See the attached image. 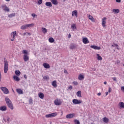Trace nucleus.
<instances>
[{
  "label": "nucleus",
  "instance_id": "obj_1",
  "mask_svg": "<svg viewBox=\"0 0 124 124\" xmlns=\"http://www.w3.org/2000/svg\"><path fill=\"white\" fill-rule=\"evenodd\" d=\"M5 101L8 107H9L11 110H13L14 109L13 104H12V102H11V100H10L9 97H6L5 98Z\"/></svg>",
  "mask_w": 124,
  "mask_h": 124
},
{
  "label": "nucleus",
  "instance_id": "obj_2",
  "mask_svg": "<svg viewBox=\"0 0 124 124\" xmlns=\"http://www.w3.org/2000/svg\"><path fill=\"white\" fill-rule=\"evenodd\" d=\"M22 53L24 54L23 55V60L24 62H27L28 61H30V57L29 56V52L27 50H23Z\"/></svg>",
  "mask_w": 124,
  "mask_h": 124
},
{
  "label": "nucleus",
  "instance_id": "obj_3",
  "mask_svg": "<svg viewBox=\"0 0 124 124\" xmlns=\"http://www.w3.org/2000/svg\"><path fill=\"white\" fill-rule=\"evenodd\" d=\"M7 71H8V62H7V61L5 60L4 61V72L6 74Z\"/></svg>",
  "mask_w": 124,
  "mask_h": 124
},
{
  "label": "nucleus",
  "instance_id": "obj_4",
  "mask_svg": "<svg viewBox=\"0 0 124 124\" xmlns=\"http://www.w3.org/2000/svg\"><path fill=\"white\" fill-rule=\"evenodd\" d=\"M17 34V31H15L13 32H12L10 34L11 35V41H14V39H15V36H16V35Z\"/></svg>",
  "mask_w": 124,
  "mask_h": 124
},
{
  "label": "nucleus",
  "instance_id": "obj_5",
  "mask_svg": "<svg viewBox=\"0 0 124 124\" xmlns=\"http://www.w3.org/2000/svg\"><path fill=\"white\" fill-rule=\"evenodd\" d=\"M72 102L73 104H75V105H76L77 104H80L83 102L81 100H78L77 99H74L72 100Z\"/></svg>",
  "mask_w": 124,
  "mask_h": 124
},
{
  "label": "nucleus",
  "instance_id": "obj_6",
  "mask_svg": "<svg viewBox=\"0 0 124 124\" xmlns=\"http://www.w3.org/2000/svg\"><path fill=\"white\" fill-rule=\"evenodd\" d=\"M62 102L60 99H56L54 101V104L57 106H60V105H62Z\"/></svg>",
  "mask_w": 124,
  "mask_h": 124
},
{
  "label": "nucleus",
  "instance_id": "obj_7",
  "mask_svg": "<svg viewBox=\"0 0 124 124\" xmlns=\"http://www.w3.org/2000/svg\"><path fill=\"white\" fill-rule=\"evenodd\" d=\"M0 90L5 94H8L9 93V91L6 87H0Z\"/></svg>",
  "mask_w": 124,
  "mask_h": 124
},
{
  "label": "nucleus",
  "instance_id": "obj_8",
  "mask_svg": "<svg viewBox=\"0 0 124 124\" xmlns=\"http://www.w3.org/2000/svg\"><path fill=\"white\" fill-rule=\"evenodd\" d=\"M58 115L57 112H54L52 113H50L46 115V118H53L54 117H56Z\"/></svg>",
  "mask_w": 124,
  "mask_h": 124
},
{
  "label": "nucleus",
  "instance_id": "obj_9",
  "mask_svg": "<svg viewBox=\"0 0 124 124\" xmlns=\"http://www.w3.org/2000/svg\"><path fill=\"white\" fill-rule=\"evenodd\" d=\"M1 8L4 11H5V12H9V11H10L9 8H8L6 5H2Z\"/></svg>",
  "mask_w": 124,
  "mask_h": 124
},
{
  "label": "nucleus",
  "instance_id": "obj_10",
  "mask_svg": "<svg viewBox=\"0 0 124 124\" xmlns=\"http://www.w3.org/2000/svg\"><path fill=\"white\" fill-rule=\"evenodd\" d=\"M106 20H107L106 17H104L102 19V26L103 28L106 27Z\"/></svg>",
  "mask_w": 124,
  "mask_h": 124
},
{
  "label": "nucleus",
  "instance_id": "obj_11",
  "mask_svg": "<svg viewBox=\"0 0 124 124\" xmlns=\"http://www.w3.org/2000/svg\"><path fill=\"white\" fill-rule=\"evenodd\" d=\"M74 117H75L74 113H70L66 116L67 119H72V118H74Z\"/></svg>",
  "mask_w": 124,
  "mask_h": 124
},
{
  "label": "nucleus",
  "instance_id": "obj_12",
  "mask_svg": "<svg viewBox=\"0 0 124 124\" xmlns=\"http://www.w3.org/2000/svg\"><path fill=\"white\" fill-rule=\"evenodd\" d=\"M90 47L92 49H94V50H100L101 49L100 46H91Z\"/></svg>",
  "mask_w": 124,
  "mask_h": 124
},
{
  "label": "nucleus",
  "instance_id": "obj_13",
  "mask_svg": "<svg viewBox=\"0 0 124 124\" xmlns=\"http://www.w3.org/2000/svg\"><path fill=\"white\" fill-rule=\"evenodd\" d=\"M16 92L18 93V94H23L24 93V92L20 88L16 89Z\"/></svg>",
  "mask_w": 124,
  "mask_h": 124
},
{
  "label": "nucleus",
  "instance_id": "obj_14",
  "mask_svg": "<svg viewBox=\"0 0 124 124\" xmlns=\"http://www.w3.org/2000/svg\"><path fill=\"white\" fill-rule=\"evenodd\" d=\"M72 16H75L77 18L78 17V11L77 10L73 11L72 13Z\"/></svg>",
  "mask_w": 124,
  "mask_h": 124
},
{
  "label": "nucleus",
  "instance_id": "obj_15",
  "mask_svg": "<svg viewBox=\"0 0 124 124\" xmlns=\"http://www.w3.org/2000/svg\"><path fill=\"white\" fill-rule=\"evenodd\" d=\"M82 42H83L84 44H88V43H90V41L87 38H84L82 40Z\"/></svg>",
  "mask_w": 124,
  "mask_h": 124
},
{
  "label": "nucleus",
  "instance_id": "obj_16",
  "mask_svg": "<svg viewBox=\"0 0 124 124\" xmlns=\"http://www.w3.org/2000/svg\"><path fill=\"white\" fill-rule=\"evenodd\" d=\"M7 110V108H6V106H3L0 107V111H5Z\"/></svg>",
  "mask_w": 124,
  "mask_h": 124
},
{
  "label": "nucleus",
  "instance_id": "obj_17",
  "mask_svg": "<svg viewBox=\"0 0 124 124\" xmlns=\"http://www.w3.org/2000/svg\"><path fill=\"white\" fill-rule=\"evenodd\" d=\"M119 108L120 109H124V103L123 102H120L119 103Z\"/></svg>",
  "mask_w": 124,
  "mask_h": 124
},
{
  "label": "nucleus",
  "instance_id": "obj_18",
  "mask_svg": "<svg viewBox=\"0 0 124 124\" xmlns=\"http://www.w3.org/2000/svg\"><path fill=\"white\" fill-rule=\"evenodd\" d=\"M84 78H85V77L84 76V75L80 74L78 76V80H80V81H82V80H83Z\"/></svg>",
  "mask_w": 124,
  "mask_h": 124
},
{
  "label": "nucleus",
  "instance_id": "obj_19",
  "mask_svg": "<svg viewBox=\"0 0 124 124\" xmlns=\"http://www.w3.org/2000/svg\"><path fill=\"white\" fill-rule=\"evenodd\" d=\"M38 96L41 98V99H43L44 98V94L43 93H38Z\"/></svg>",
  "mask_w": 124,
  "mask_h": 124
},
{
  "label": "nucleus",
  "instance_id": "obj_20",
  "mask_svg": "<svg viewBox=\"0 0 124 124\" xmlns=\"http://www.w3.org/2000/svg\"><path fill=\"white\" fill-rule=\"evenodd\" d=\"M20 29L21 30H27L28 29V26L27 24H25L21 26L20 27Z\"/></svg>",
  "mask_w": 124,
  "mask_h": 124
},
{
  "label": "nucleus",
  "instance_id": "obj_21",
  "mask_svg": "<svg viewBox=\"0 0 124 124\" xmlns=\"http://www.w3.org/2000/svg\"><path fill=\"white\" fill-rule=\"evenodd\" d=\"M43 65L45 68H50V65L47 63H44Z\"/></svg>",
  "mask_w": 124,
  "mask_h": 124
},
{
  "label": "nucleus",
  "instance_id": "obj_22",
  "mask_svg": "<svg viewBox=\"0 0 124 124\" xmlns=\"http://www.w3.org/2000/svg\"><path fill=\"white\" fill-rule=\"evenodd\" d=\"M13 78L15 81H16V82H19V81H20V78H19L17 76H14Z\"/></svg>",
  "mask_w": 124,
  "mask_h": 124
},
{
  "label": "nucleus",
  "instance_id": "obj_23",
  "mask_svg": "<svg viewBox=\"0 0 124 124\" xmlns=\"http://www.w3.org/2000/svg\"><path fill=\"white\" fill-rule=\"evenodd\" d=\"M52 85L54 88H57V87L58 86V85H57V81H56V80L53 81L52 83Z\"/></svg>",
  "mask_w": 124,
  "mask_h": 124
},
{
  "label": "nucleus",
  "instance_id": "obj_24",
  "mask_svg": "<svg viewBox=\"0 0 124 124\" xmlns=\"http://www.w3.org/2000/svg\"><path fill=\"white\" fill-rule=\"evenodd\" d=\"M88 18L92 22H94V18H93V16H91V15H89L88 16Z\"/></svg>",
  "mask_w": 124,
  "mask_h": 124
},
{
  "label": "nucleus",
  "instance_id": "obj_25",
  "mask_svg": "<svg viewBox=\"0 0 124 124\" xmlns=\"http://www.w3.org/2000/svg\"><path fill=\"white\" fill-rule=\"evenodd\" d=\"M46 5L49 7H52V3H51V2H46Z\"/></svg>",
  "mask_w": 124,
  "mask_h": 124
},
{
  "label": "nucleus",
  "instance_id": "obj_26",
  "mask_svg": "<svg viewBox=\"0 0 124 124\" xmlns=\"http://www.w3.org/2000/svg\"><path fill=\"white\" fill-rule=\"evenodd\" d=\"M48 41L50 43H53L55 42V39H54L52 37H50L48 39Z\"/></svg>",
  "mask_w": 124,
  "mask_h": 124
},
{
  "label": "nucleus",
  "instance_id": "obj_27",
  "mask_svg": "<svg viewBox=\"0 0 124 124\" xmlns=\"http://www.w3.org/2000/svg\"><path fill=\"white\" fill-rule=\"evenodd\" d=\"M71 29H72L73 31L74 30H77V27H76V24H74L71 26Z\"/></svg>",
  "mask_w": 124,
  "mask_h": 124
},
{
  "label": "nucleus",
  "instance_id": "obj_28",
  "mask_svg": "<svg viewBox=\"0 0 124 124\" xmlns=\"http://www.w3.org/2000/svg\"><path fill=\"white\" fill-rule=\"evenodd\" d=\"M103 122H104V123H106V124H107V123H108V122H109V119L108 118H107V117H104L103 119Z\"/></svg>",
  "mask_w": 124,
  "mask_h": 124
},
{
  "label": "nucleus",
  "instance_id": "obj_29",
  "mask_svg": "<svg viewBox=\"0 0 124 124\" xmlns=\"http://www.w3.org/2000/svg\"><path fill=\"white\" fill-rule=\"evenodd\" d=\"M15 16H16V14L15 13H13L8 15V17H9V18H12V17H15Z\"/></svg>",
  "mask_w": 124,
  "mask_h": 124
},
{
  "label": "nucleus",
  "instance_id": "obj_30",
  "mask_svg": "<svg viewBox=\"0 0 124 124\" xmlns=\"http://www.w3.org/2000/svg\"><path fill=\"white\" fill-rule=\"evenodd\" d=\"M27 25V28H32L33 27H34V24L31 23L29 24H26Z\"/></svg>",
  "mask_w": 124,
  "mask_h": 124
},
{
  "label": "nucleus",
  "instance_id": "obj_31",
  "mask_svg": "<svg viewBox=\"0 0 124 124\" xmlns=\"http://www.w3.org/2000/svg\"><path fill=\"white\" fill-rule=\"evenodd\" d=\"M15 73L17 75V76H20L21 75V72H20L19 70L15 71Z\"/></svg>",
  "mask_w": 124,
  "mask_h": 124
},
{
  "label": "nucleus",
  "instance_id": "obj_32",
  "mask_svg": "<svg viewBox=\"0 0 124 124\" xmlns=\"http://www.w3.org/2000/svg\"><path fill=\"white\" fill-rule=\"evenodd\" d=\"M51 1L54 5L58 4V1L57 0H51Z\"/></svg>",
  "mask_w": 124,
  "mask_h": 124
},
{
  "label": "nucleus",
  "instance_id": "obj_33",
  "mask_svg": "<svg viewBox=\"0 0 124 124\" xmlns=\"http://www.w3.org/2000/svg\"><path fill=\"white\" fill-rule=\"evenodd\" d=\"M42 31L44 33H46V32H47V29L46 28H44V27H43L42 28Z\"/></svg>",
  "mask_w": 124,
  "mask_h": 124
},
{
  "label": "nucleus",
  "instance_id": "obj_34",
  "mask_svg": "<svg viewBox=\"0 0 124 124\" xmlns=\"http://www.w3.org/2000/svg\"><path fill=\"white\" fill-rule=\"evenodd\" d=\"M96 56L97 57V60H98V61H102V57H101V56L99 55V54H97Z\"/></svg>",
  "mask_w": 124,
  "mask_h": 124
},
{
  "label": "nucleus",
  "instance_id": "obj_35",
  "mask_svg": "<svg viewBox=\"0 0 124 124\" xmlns=\"http://www.w3.org/2000/svg\"><path fill=\"white\" fill-rule=\"evenodd\" d=\"M112 12H114L116 14H118L120 12V10H119V9H113Z\"/></svg>",
  "mask_w": 124,
  "mask_h": 124
},
{
  "label": "nucleus",
  "instance_id": "obj_36",
  "mask_svg": "<svg viewBox=\"0 0 124 124\" xmlns=\"http://www.w3.org/2000/svg\"><path fill=\"white\" fill-rule=\"evenodd\" d=\"M77 95L78 97H81V91H79L77 93Z\"/></svg>",
  "mask_w": 124,
  "mask_h": 124
},
{
  "label": "nucleus",
  "instance_id": "obj_37",
  "mask_svg": "<svg viewBox=\"0 0 124 124\" xmlns=\"http://www.w3.org/2000/svg\"><path fill=\"white\" fill-rule=\"evenodd\" d=\"M74 123L75 124H80V121L77 119L74 120Z\"/></svg>",
  "mask_w": 124,
  "mask_h": 124
},
{
  "label": "nucleus",
  "instance_id": "obj_38",
  "mask_svg": "<svg viewBox=\"0 0 124 124\" xmlns=\"http://www.w3.org/2000/svg\"><path fill=\"white\" fill-rule=\"evenodd\" d=\"M32 103H33V101L31 98H30L29 99V104H32Z\"/></svg>",
  "mask_w": 124,
  "mask_h": 124
},
{
  "label": "nucleus",
  "instance_id": "obj_39",
  "mask_svg": "<svg viewBox=\"0 0 124 124\" xmlns=\"http://www.w3.org/2000/svg\"><path fill=\"white\" fill-rule=\"evenodd\" d=\"M112 47H117V49H119V45L117 44H114V45H112Z\"/></svg>",
  "mask_w": 124,
  "mask_h": 124
},
{
  "label": "nucleus",
  "instance_id": "obj_40",
  "mask_svg": "<svg viewBox=\"0 0 124 124\" xmlns=\"http://www.w3.org/2000/svg\"><path fill=\"white\" fill-rule=\"evenodd\" d=\"M44 80H49L50 78L48 76H45L43 77Z\"/></svg>",
  "mask_w": 124,
  "mask_h": 124
},
{
  "label": "nucleus",
  "instance_id": "obj_41",
  "mask_svg": "<svg viewBox=\"0 0 124 124\" xmlns=\"http://www.w3.org/2000/svg\"><path fill=\"white\" fill-rule=\"evenodd\" d=\"M7 124H10V118H9V117L7 118Z\"/></svg>",
  "mask_w": 124,
  "mask_h": 124
},
{
  "label": "nucleus",
  "instance_id": "obj_42",
  "mask_svg": "<svg viewBox=\"0 0 124 124\" xmlns=\"http://www.w3.org/2000/svg\"><path fill=\"white\" fill-rule=\"evenodd\" d=\"M42 0H39L38 1V4H39V5H40V4L42 3Z\"/></svg>",
  "mask_w": 124,
  "mask_h": 124
},
{
  "label": "nucleus",
  "instance_id": "obj_43",
  "mask_svg": "<svg viewBox=\"0 0 124 124\" xmlns=\"http://www.w3.org/2000/svg\"><path fill=\"white\" fill-rule=\"evenodd\" d=\"M75 48V46L74 45H72L70 46V49H74Z\"/></svg>",
  "mask_w": 124,
  "mask_h": 124
},
{
  "label": "nucleus",
  "instance_id": "obj_44",
  "mask_svg": "<svg viewBox=\"0 0 124 124\" xmlns=\"http://www.w3.org/2000/svg\"><path fill=\"white\" fill-rule=\"evenodd\" d=\"M73 84L76 86H77L78 85V82L77 81H73Z\"/></svg>",
  "mask_w": 124,
  "mask_h": 124
},
{
  "label": "nucleus",
  "instance_id": "obj_45",
  "mask_svg": "<svg viewBox=\"0 0 124 124\" xmlns=\"http://www.w3.org/2000/svg\"><path fill=\"white\" fill-rule=\"evenodd\" d=\"M112 79H113L114 81H115L116 82H117V78L116 77L112 78Z\"/></svg>",
  "mask_w": 124,
  "mask_h": 124
},
{
  "label": "nucleus",
  "instance_id": "obj_46",
  "mask_svg": "<svg viewBox=\"0 0 124 124\" xmlns=\"http://www.w3.org/2000/svg\"><path fill=\"white\" fill-rule=\"evenodd\" d=\"M73 87L71 85H70V86L68 87L69 90H72Z\"/></svg>",
  "mask_w": 124,
  "mask_h": 124
},
{
  "label": "nucleus",
  "instance_id": "obj_47",
  "mask_svg": "<svg viewBox=\"0 0 124 124\" xmlns=\"http://www.w3.org/2000/svg\"><path fill=\"white\" fill-rule=\"evenodd\" d=\"M3 121L4 123H7V120H6V119H5V118H3Z\"/></svg>",
  "mask_w": 124,
  "mask_h": 124
},
{
  "label": "nucleus",
  "instance_id": "obj_48",
  "mask_svg": "<svg viewBox=\"0 0 124 124\" xmlns=\"http://www.w3.org/2000/svg\"><path fill=\"white\" fill-rule=\"evenodd\" d=\"M31 16L33 17V18H34V17H35V16H36V15H35V14H32L31 15Z\"/></svg>",
  "mask_w": 124,
  "mask_h": 124
},
{
  "label": "nucleus",
  "instance_id": "obj_49",
  "mask_svg": "<svg viewBox=\"0 0 124 124\" xmlns=\"http://www.w3.org/2000/svg\"><path fill=\"white\" fill-rule=\"evenodd\" d=\"M24 78H25L26 79V80H27V75H24Z\"/></svg>",
  "mask_w": 124,
  "mask_h": 124
},
{
  "label": "nucleus",
  "instance_id": "obj_50",
  "mask_svg": "<svg viewBox=\"0 0 124 124\" xmlns=\"http://www.w3.org/2000/svg\"><path fill=\"white\" fill-rule=\"evenodd\" d=\"M1 81V74L0 72V82Z\"/></svg>",
  "mask_w": 124,
  "mask_h": 124
},
{
  "label": "nucleus",
  "instance_id": "obj_51",
  "mask_svg": "<svg viewBox=\"0 0 124 124\" xmlns=\"http://www.w3.org/2000/svg\"><path fill=\"white\" fill-rule=\"evenodd\" d=\"M116 62H117V63H120L121 62H120L119 60H118V61H117Z\"/></svg>",
  "mask_w": 124,
  "mask_h": 124
},
{
  "label": "nucleus",
  "instance_id": "obj_52",
  "mask_svg": "<svg viewBox=\"0 0 124 124\" xmlns=\"http://www.w3.org/2000/svg\"><path fill=\"white\" fill-rule=\"evenodd\" d=\"M116 2H120L121 0H116Z\"/></svg>",
  "mask_w": 124,
  "mask_h": 124
},
{
  "label": "nucleus",
  "instance_id": "obj_53",
  "mask_svg": "<svg viewBox=\"0 0 124 124\" xmlns=\"http://www.w3.org/2000/svg\"><path fill=\"white\" fill-rule=\"evenodd\" d=\"M64 73H67V71L66 70H64Z\"/></svg>",
  "mask_w": 124,
  "mask_h": 124
},
{
  "label": "nucleus",
  "instance_id": "obj_54",
  "mask_svg": "<svg viewBox=\"0 0 124 124\" xmlns=\"http://www.w3.org/2000/svg\"><path fill=\"white\" fill-rule=\"evenodd\" d=\"M108 93H111V88H109Z\"/></svg>",
  "mask_w": 124,
  "mask_h": 124
},
{
  "label": "nucleus",
  "instance_id": "obj_55",
  "mask_svg": "<svg viewBox=\"0 0 124 124\" xmlns=\"http://www.w3.org/2000/svg\"><path fill=\"white\" fill-rule=\"evenodd\" d=\"M97 95H99V96L101 95V93H98Z\"/></svg>",
  "mask_w": 124,
  "mask_h": 124
},
{
  "label": "nucleus",
  "instance_id": "obj_56",
  "mask_svg": "<svg viewBox=\"0 0 124 124\" xmlns=\"http://www.w3.org/2000/svg\"><path fill=\"white\" fill-rule=\"evenodd\" d=\"M71 37V35L70 34H69L68 38H70Z\"/></svg>",
  "mask_w": 124,
  "mask_h": 124
},
{
  "label": "nucleus",
  "instance_id": "obj_57",
  "mask_svg": "<svg viewBox=\"0 0 124 124\" xmlns=\"http://www.w3.org/2000/svg\"><path fill=\"white\" fill-rule=\"evenodd\" d=\"M109 94V93L108 92L106 93V95H108Z\"/></svg>",
  "mask_w": 124,
  "mask_h": 124
},
{
  "label": "nucleus",
  "instance_id": "obj_58",
  "mask_svg": "<svg viewBox=\"0 0 124 124\" xmlns=\"http://www.w3.org/2000/svg\"><path fill=\"white\" fill-rule=\"evenodd\" d=\"M26 34H27L26 32L24 33H23V36H25Z\"/></svg>",
  "mask_w": 124,
  "mask_h": 124
},
{
  "label": "nucleus",
  "instance_id": "obj_59",
  "mask_svg": "<svg viewBox=\"0 0 124 124\" xmlns=\"http://www.w3.org/2000/svg\"><path fill=\"white\" fill-rule=\"evenodd\" d=\"M104 85H106V84H107V82L105 81V82H104Z\"/></svg>",
  "mask_w": 124,
  "mask_h": 124
},
{
  "label": "nucleus",
  "instance_id": "obj_60",
  "mask_svg": "<svg viewBox=\"0 0 124 124\" xmlns=\"http://www.w3.org/2000/svg\"><path fill=\"white\" fill-rule=\"evenodd\" d=\"M26 33H27V34H28V35H31V33L27 32Z\"/></svg>",
  "mask_w": 124,
  "mask_h": 124
},
{
  "label": "nucleus",
  "instance_id": "obj_61",
  "mask_svg": "<svg viewBox=\"0 0 124 124\" xmlns=\"http://www.w3.org/2000/svg\"><path fill=\"white\" fill-rule=\"evenodd\" d=\"M6 1H10V0H5Z\"/></svg>",
  "mask_w": 124,
  "mask_h": 124
},
{
  "label": "nucleus",
  "instance_id": "obj_62",
  "mask_svg": "<svg viewBox=\"0 0 124 124\" xmlns=\"http://www.w3.org/2000/svg\"><path fill=\"white\" fill-rule=\"evenodd\" d=\"M91 124H93V123H91Z\"/></svg>",
  "mask_w": 124,
  "mask_h": 124
}]
</instances>
